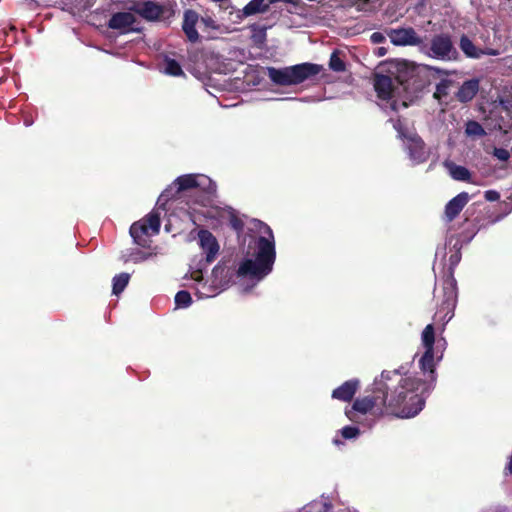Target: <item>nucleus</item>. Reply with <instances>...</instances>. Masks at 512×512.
<instances>
[{
  "label": "nucleus",
  "mask_w": 512,
  "mask_h": 512,
  "mask_svg": "<svg viewBox=\"0 0 512 512\" xmlns=\"http://www.w3.org/2000/svg\"><path fill=\"white\" fill-rule=\"evenodd\" d=\"M199 21V15L196 11L188 9L184 11L182 29L188 40L195 43L199 40V34L196 30V24Z\"/></svg>",
  "instance_id": "f3484780"
},
{
  "label": "nucleus",
  "mask_w": 512,
  "mask_h": 512,
  "mask_svg": "<svg viewBox=\"0 0 512 512\" xmlns=\"http://www.w3.org/2000/svg\"><path fill=\"white\" fill-rule=\"evenodd\" d=\"M164 63H165V73L166 74H168L170 76H174V77L184 75L181 65L175 59L165 58Z\"/></svg>",
  "instance_id": "a878e982"
},
{
  "label": "nucleus",
  "mask_w": 512,
  "mask_h": 512,
  "mask_svg": "<svg viewBox=\"0 0 512 512\" xmlns=\"http://www.w3.org/2000/svg\"><path fill=\"white\" fill-rule=\"evenodd\" d=\"M386 54V49L384 47H380L378 49V55L379 56H384Z\"/></svg>",
  "instance_id": "ea45409f"
},
{
  "label": "nucleus",
  "mask_w": 512,
  "mask_h": 512,
  "mask_svg": "<svg viewBox=\"0 0 512 512\" xmlns=\"http://www.w3.org/2000/svg\"><path fill=\"white\" fill-rule=\"evenodd\" d=\"M324 67L315 63H301L284 68H267V76L278 86H292L303 83L321 73Z\"/></svg>",
  "instance_id": "7ed1b4c3"
},
{
  "label": "nucleus",
  "mask_w": 512,
  "mask_h": 512,
  "mask_svg": "<svg viewBox=\"0 0 512 512\" xmlns=\"http://www.w3.org/2000/svg\"><path fill=\"white\" fill-rule=\"evenodd\" d=\"M403 371H407L404 366L382 371L380 378L374 380L371 392L356 398L351 407L346 408L348 419L359 422L365 415L376 419L384 416L402 419L417 416L435 388L437 375L426 373L425 378H421L403 374Z\"/></svg>",
  "instance_id": "f257e3e1"
},
{
  "label": "nucleus",
  "mask_w": 512,
  "mask_h": 512,
  "mask_svg": "<svg viewBox=\"0 0 512 512\" xmlns=\"http://www.w3.org/2000/svg\"><path fill=\"white\" fill-rule=\"evenodd\" d=\"M230 227L237 233H240L244 229V222L237 215L232 214L229 218Z\"/></svg>",
  "instance_id": "7c9ffc66"
},
{
  "label": "nucleus",
  "mask_w": 512,
  "mask_h": 512,
  "mask_svg": "<svg viewBox=\"0 0 512 512\" xmlns=\"http://www.w3.org/2000/svg\"><path fill=\"white\" fill-rule=\"evenodd\" d=\"M397 136L405 142L406 149L411 159L418 163L425 162L428 158L426 144L423 139L414 131H409L400 119L393 123Z\"/></svg>",
  "instance_id": "423d86ee"
},
{
  "label": "nucleus",
  "mask_w": 512,
  "mask_h": 512,
  "mask_svg": "<svg viewBox=\"0 0 512 512\" xmlns=\"http://www.w3.org/2000/svg\"><path fill=\"white\" fill-rule=\"evenodd\" d=\"M459 47L466 57L473 59L481 58L482 49L476 47L469 37L464 34L460 38Z\"/></svg>",
  "instance_id": "aec40b11"
},
{
  "label": "nucleus",
  "mask_w": 512,
  "mask_h": 512,
  "mask_svg": "<svg viewBox=\"0 0 512 512\" xmlns=\"http://www.w3.org/2000/svg\"><path fill=\"white\" fill-rule=\"evenodd\" d=\"M133 11L146 20L154 21L158 20L163 15L164 7L154 1L147 0L137 3L133 7Z\"/></svg>",
  "instance_id": "ddd939ff"
},
{
  "label": "nucleus",
  "mask_w": 512,
  "mask_h": 512,
  "mask_svg": "<svg viewBox=\"0 0 512 512\" xmlns=\"http://www.w3.org/2000/svg\"><path fill=\"white\" fill-rule=\"evenodd\" d=\"M479 87L480 83L478 79L473 78L466 80L460 87H458L455 97L459 102L467 103L477 95Z\"/></svg>",
  "instance_id": "6ab92c4d"
},
{
  "label": "nucleus",
  "mask_w": 512,
  "mask_h": 512,
  "mask_svg": "<svg viewBox=\"0 0 512 512\" xmlns=\"http://www.w3.org/2000/svg\"><path fill=\"white\" fill-rule=\"evenodd\" d=\"M136 18L130 12H117L114 13L108 21V27L113 30H119L121 33H127L132 29Z\"/></svg>",
  "instance_id": "4468645a"
},
{
  "label": "nucleus",
  "mask_w": 512,
  "mask_h": 512,
  "mask_svg": "<svg viewBox=\"0 0 512 512\" xmlns=\"http://www.w3.org/2000/svg\"><path fill=\"white\" fill-rule=\"evenodd\" d=\"M494 156L497 157L501 161H507L510 157V153L508 150L504 148H495Z\"/></svg>",
  "instance_id": "473e14b6"
},
{
  "label": "nucleus",
  "mask_w": 512,
  "mask_h": 512,
  "mask_svg": "<svg viewBox=\"0 0 512 512\" xmlns=\"http://www.w3.org/2000/svg\"><path fill=\"white\" fill-rule=\"evenodd\" d=\"M499 54H500V52L497 49L485 48V49H482L481 57L484 56V55L497 56Z\"/></svg>",
  "instance_id": "c9c22d12"
},
{
  "label": "nucleus",
  "mask_w": 512,
  "mask_h": 512,
  "mask_svg": "<svg viewBox=\"0 0 512 512\" xmlns=\"http://www.w3.org/2000/svg\"><path fill=\"white\" fill-rule=\"evenodd\" d=\"M505 470L507 471V473L512 475V454H511L510 460H509Z\"/></svg>",
  "instance_id": "58836bf2"
},
{
  "label": "nucleus",
  "mask_w": 512,
  "mask_h": 512,
  "mask_svg": "<svg viewBox=\"0 0 512 512\" xmlns=\"http://www.w3.org/2000/svg\"><path fill=\"white\" fill-rule=\"evenodd\" d=\"M465 134L468 137L481 138L484 137L487 133L478 121L469 120L465 124Z\"/></svg>",
  "instance_id": "5701e85b"
},
{
  "label": "nucleus",
  "mask_w": 512,
  "mask_h": 512,
  "mask_svg": "<svg viewBox=\"0 0 512 512\" xmlns=\"http://www.w3.org/2000/svg\"><path fill=\"white\" fill-rule=\"evenodd\" d=\"M385 36L381 32H374L370 36V40L374 44H380L385 41Z\"/></svg>",
  "instance_id": "72a5a7b5"
},
{
  "label": "nucleus",
  "mask_w": 512,
  "mask_h": 512,
  "mask_svg": "<svg viewBox=\"0 0 512 512\" xmlns=\"http://www.w3.org/2000/svg\"><path fill=\"white\" fill-rule=\"evenodd\" d=\"M329 68L334 72H344L346 70V64L340 58L338 50L332 52L329 59Z\"/></svg>",
  "instance_id": "bb28decb"
},
{
  "label": "nucleus",
  "mask_w": 512,
  "mask_h": 512,
  "mask_svg": "<svg viewBox=\"0 0 512 512\" xmlns=\"http://www.w3.org/2000/svg\"><path fill=\"white\" fill-rule=\"evenodd\" d=\"M340 432H341L342 437L345 439H353L360 434V430L358 427L350 426V425L343 427L340 430Z\"/></svg>",
  "instance_id": "c756f323"
},
{
  "label": "nucleus",
  "mask_w": 512,
  "mask_h": 512,
  "mask_svg": "<svg viewBox=\"0 0 512 512\" xmlns=\"http://www.w3.org/2000/svg\"><path fill=\"white\" fill-rule=\"evenodd\" d=\"M192 279H194L195 281H198V282L201 281L203 279L201 270L194 271L192 273Z\"/></svg>",
  "instance_id": "4c0bfd02"
},
{
  "label": "nucleus",
  "mask_w": 512,
  "mask_h": 512,
  "mask_svg": "<svg viewBox=\"0 0 512 512\" xmlns=\"http://www.w3.org/2000/svg\"><path fill=\"white\" fill-rule=\"evenodd\" d=\"M499 197H500V195L497 191L488 190L485 192V198L488 201H496L499 199Z\"/></svg>",
  "instance_id": "f704fd0d"
},
{
  "label": "nucleus",
  "mask_w": 512,
  "mask_h": 512,
  "mask_svg": "<svg viewBox=\"0 0 512 512\" xmlns=\"http://www.w3.org/2000/svg\"><path fill=\"white\" fill-rule=\"evenodd\" d=\"M130 280V275L128 273H120L113 278V286L112 293L114 295H119L124 291L126 286L128 285Z\"/></svg>",
  "instance_id": "b1692460"
},
{
  "label": "nucleus",
  "mask_w": 512,
  "mask_h": 512,
  "mask_svg": "<svg viewBox=\"0 0 512 512\" xmlns=\"http://www.w3.org/2000/svg\"><path fill=\"white\" fill-rule=\"evenodd\" d=\"M266 229L269 238L260 236L257 239L254 259L243 260L237 269L234 265H229L230 260H222L213 268L212 277L215 286L226 288L235 283L236 278L260 281L272 271L276 250L272 230L269 226Z\"/></svg>",
  "instance_id": "f03ea898"
},
{
  "label": "nucleus",
  "mask_w": 512,
  "mask_h": 512,
  "mask_svg": "<svg viewBox=\"0 0 512 512\" xmlns=\"http://www.w3.org/2000/svg\"><path fill=\"white\" fill-rule=\"evenodd\" d=\"M422 344L425 352L419 360V367L423 374L429 373L436 374L434 362V343H435V329L433 324H428L421 335Z\"/></svg>",
  "instance_id": "6e6552de"
},
{
  "label": "nucleus",
  "mask_w": 512,
  "mask_h": 512,
  "mask_svg": "<svg viewBox=\"0 0 512 512\" xmlns=\"http://www.w3.org/2000/svg\"><path fill=\"white\" fill-rule=\"evenodd\" d=\"M460 260H461L460 250H456L454 253H452L449 256V267L447 269L446 274H451L452 276H454L455 268L459 264Z\"/></svg>",
  "instance_id": "c85d7f7f"
},
{
  "label": "nucleus",
  "mask_w": 512,
  "mask_h": 512,
  "mask_svg": "<svg viewBox=\"0 0 512 512\" xmlns=\"http://www.w3.org/2000/svg\"><path fill=\"white\" fill-rule=\"evenodd\" d=\"M201 23L206 27V28H210V29H213V30H217L219 29V25L216 23V21L210 17V16H205V17H201Z\"/></svg>",
  "instance_id": "2f4dec72"
},
{
  "label": "nucleus",
  "mask_w": 512,
  "mask_h": 512,
  "mask_svg": "<svg viewBox=\"0 0 512 512\" xmlns=\"http://www.w3.org/2000/svg\"><path fill=\"white\" fill-rule=\"evenodd\" d=\"M268 1L271 4H274V3H277V2H284V3L293 4L295 6L299 5V3H300V0H268Z\"/></svg>",
  "instance_id": "e433bc0d"
},
{
  "label": "nucleus",
  "mask_w": 512,
  "mask_h": 512,
  "mask_svg": "<svg viewBox=\"0 0 512 512\" xmlns=\"http://www.w3.org/2000/svg\"><path fill=\"white\" fill-rule=\"evenodd\" d=\"M388 36L391 42L396 46H418L421 50L423 39L419 37L416 31L411 27L391 29Z\"/></svg>",
  "instance_id": "9d476101"
},
{
  "label": "nucleus",
  "mask_w": 512,
  "mask_h": 512,
  "mask_svg": "<svg viewBox=\"0 0 512 512\" xmlns=\"http://www.w3.org/2000/svg\"><path fill=\"white\" fill-rule=\"evenodd\" d=\"M418 67L407 60H402L397 65V80L398 82L408 88L411 84H414V77L417 75Z\"/></svg>",
  "instance_id": "a211bd4d"
},
{
  "label": "nucleus",
  "mask_w": 512,
  "mask_h": 512,
  "mask_svg": "<svg viewBox=\"0 0 512 512\" xmlns=\"http://www.w3.org/2000/svg\"><path fill=\"white\" fill-rule=\"evenodd\" d=\"M269 1L265 3V0H251L244 8V16H251L257 13L266 12L269 9Z\"/></svg>",
  "instance_id": "4be33fe9"
},
{
  "label": "nucleus",
  "mask_w": 512,
  "mask_h": 512,
  "mask_svg": "<svg viewBox=\"0 0 512 512\" xmlns=\"http://www.w3.org/2000/svg\"><path fill=\"white\" fill-rule=\"evenodd\" d=\"M192 303L191 295L186 290L178 291L175 295V304L177 307L186 308Z\"/></svg>",
  "instance_id": "cd10ccee"
},
{
  "label": "nucleus",
  "mask_w": 512,
  "mask_h": 512,
  "mask_svg": "<svg viewBox=\"0 0 512 512\" xmlns=\"http://www.w3.org/2000/svg\"><path fill=\"white\" fill-rule=\"evenodd\" d=\"M449 167H450V175L452 176L453 179L458 180V181H469L470 180L471 174H470V171L466 167L456 165L453 163L450 164Z\"/></svg>",
  "instance_id": "393cba45"
},
{
  "label": "nucleus",
  "mask_w": 512,
  "mask_h": 512,
  "mask_svg": "<svg viewBox=\"0 0 512 512\" xmlns=\"http://www.w3.org/2000/svg\"><path fill=\"white\" fill-rule=\"evenodd\" d=\"M470 197L467 192H461L453 197L446 205L444 210V220L452 222L463 210Z\"/></svg>",
  "instance_id": "f8f14e48"
},
{
  "label": "nucleus",
  "mask_w": 512,
  "mask_h": 512,
  "mask_svg": "<svg viewBox=\"0 0 512 512\" xmlns=\"http://www.w3.org/2000/svg\"><path fill=\"white\" fill-rule=\"evenodd\" d=\"M457 83L454 80L451 79H442L437 85L436 90L433 94V97L437 99L438 101H442L444 98H446L450 90L454 87H456Z\"/></svg>",
  "instance_id": "412c9836"
},
{
  "label": "nucleus",
  "mask_w": 512,
  "mask_h": 512,
  "mask_svg": "<svg viewBox=\"0 0 512 512\" xmlns=\"http://www.w3.org/2000/svg\"><path fill=\"white\" fill-rule=\"evenodd\" d=\"M421 52L438 60L455 59L458 54L448 33L436 34L430 42L423 39Z\"/></svg>",
  "instance_id": "39448f33"
},
{
  "label": "nucleus",
  "mask_w": 512,
  "mask_h": 512,
  "mask_svg": "<svg viewBox=\"0 0 512 512\" xmlns=\"http://www.w3.org/2000/svg\"><path fill=\"white\" fill-rule=\"evenodd\" d=\"M359 387L360 381L358 379H350L345 381L339 387L335 388L332 391L331 396L333 399L339 401L350 402L354 398Z\"/></svg>",
  "instance_id": "2eb2a0df"
},
{
  "label": "nucleus",
  "mask_w": 512,
  "mask_h": 512,
  "mask_svg": "<svg viewBox=\"0 0 512 512\" xmlns=\"http://www.w3.org/2000/svg\"><path fill=\"white\" fill-rule=\"evenodd\" d=\"M196 188L207 194L216 191V186L209 177L199 174H186L176 178L173 184L162 193L161 197L166 200L176 198L179 193Z\"/></svg>",
  "instance_id": "20e7f679"
},
{
  "label": "nucleus",
  "mask_w": 512,
  "mask_h": 512,
  "mask_svg": "<svg viewBox=\"0 0 512 512\" xmlns=\"http://www.w3.org/2000/svg\"><path fill=\"white\" fill-rule=\"evenodd\" d=\"M334 443L338 445V444H340L341 442H340V440H338V439H334Z\"/></svg>",
  "instance_id": "a19ab883"
},
{
  "label": "nucleus",
  "mask_w": 512,
  "mask_h": 512,
  "mask_svg": "<svg viewBox=\"0 0 512 512\" xmlns=\"http://www.w3.org/2000/svg\"><path fill=\"white\" fill-rule=\"evenodd\" d=\"M199 245L206 254V262L211 263L219 253V244L216 237L207 229H200L198 232Z\"/></svg>",
  "instance_id": "9b49d317"
},
{
  "label": "nucleus",
  "mask_w": 512,
  "mask_h": 512,
  "mask_svg": "<svg viewBox=\"0 0 512 512\" xmlns=\"http://www.w3.org/2000/svg\"><path fill=\"white\" fill-rule=\"evenodd\" d=\"M374 89L378 98L381 100H390L393 97L394 92V84L392 78L388 75L375 74Z\"/></svg>",
  "instance_id": "dca6fc26"
},
{
  "label": "nucleus",
  "mask_w": 512,
  "mask_h": 512,
  "mask_svg": "<svg viewBox=\"0 0 512 512\" xmlns=\"http://www.w3.org/2000/svg\"><path fill=\"white\" fill-rule=\"evenodd\" d=\"M160 226V213L153 210L141 220L134 222L131 225L129 232L137 245L147 247L149 243L147 238L149 231H151L152 234H158Z\"/></svg>",
  "instance_id": "0eeeda50"
},
{
  "label": "nucleus",
  "mask_w": 512,
  "mask_h": 512,
  "mask_svg": "<svg viewBox=\"0 0 512 512\" xmlns=\"http://www.w3.org/2000/svg\"><path fill=\"white\" fill-rule=\"evenodd\" d=\"M457 281L451 274H445L443 280V299L440 305V311L449 315V319L453 317V312L457 303Z\"/></svg>",
  "instance_id": "1a4fd4ad"
}]
</instances>
